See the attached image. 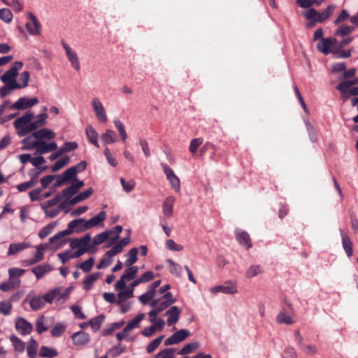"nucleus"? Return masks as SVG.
<instances>
[{
    "instance_id": "54",
    "label": "nucleus",
    "mask_w": 358,
    "mask_h": 358,
    "mask_svg": "<svg viewBox=\"0 0 358 358\" xmlns=\"http://www.w3.org/2000/svg\"><path fill=\"white\" fill-rule=\"evenodd\" d=\"M103 319V315H99L89 321V324L94 332L97 331L100 329Z\"/></svg>"
},
{
    "instance_id": "33",
    "label": "nucleus",
    "mask_w": 358,
    "mask_h": 358,
    "mask_svg": "<svg viewBox=\"0 0 358 358\" xmlns=\"http://www.w3.org/2000/svg\"><path fill=\"white\" fill-rule=\"evenodd\" d=\"M102 143L105 145L112 144L117 141V136L115 132L110 129H108L103 133L101 136Z\"/></svg>"
},
{
    "instance_id": "21",
    "label": "nucleus",
    "mask_w": 358,
    "mask_h": 358,
    "mask_svg": "<svg viewBox=\"0 0 358 358\" xmlns=\"http://www.w3.org/2000/svg\"><path fill=\"white\" fill-rule=\"evenodd\" d=\"M55 136L56 134L52 130L45 127L38 129L33 133V136H34L36 139H38V141H43V139L51 140L53 139Z\"/></svg>"
},
{
    "instance_id": "59",
    "label": "nucleus",
    "mask_w": 358,
    "mask_h": 358,
    "mask_svg": "<svg viewBox=\"0 0 358 358\" xmlns=\"http://www.w3.org/2000/svg\"><path fill=\"white\" fill-rule=\"evenodd\" d=\"M167 263L169 265V270L172 274L176 276H180L181 275L182 267L179 264L175 263L171 259H168Z\"/></svg>"
},
{
    "instance_id": "28",
    "label": "nucleus",
    "mask_w": 358,
    "mask_h": 358,
    "mask_svg": "<svg viewBox=\"0 0 358 358\" xmlns=\"http://www.w3.org/2000/svg\"><path fill=\"white\" fill-rule=\"evenodd\" d=\"M25 270L19 268H10L8 269V275L10 281L13 282L18 287L20 285V277L22 276L24 273Z\"/></svg>"
},
{
    "instance_id": "19",
    "label": "nucleus",
    "mask_w": 358,
    "mask_h": 358,
    "mask_svg": "<svg viewBox=\"0 0 358 358\" xmlns=\"http://www.w3.org/2000/svg\"><path fill=\"white\" fill-rule=\"evenodd\" d=\"M90 235L86 234L80 238L73 239L70 243V247L72 249L82 248L90 250Z\"/></svg>"
},
{
    "instance_id": "41",
    "label": "nucleus",
    "mask_w": 358,
    "mask_h": 358,
    "mask_svg": "<svg viewBox=\"0 0 358 358\" xmlns=\"http://www.w3.org/2000/svg\"><path fill=\"white\" fill-rule=\"evenodd\" d=\"M299 349L304 355L308 356H314L318 352V348L313 344L303 343Z\"/></svg>"
},
{
    "instance_id": "29",
    "label": "nucleus",
    "mask_w": 358,
    "mask_h": 358,
    "mask_svg": "<svg viewBox=\"0 0 358 358\" xmlns=\"http://www.w3.org/2000/svg\"><path fill=\"white\" fill-rule=\"evenodd\" d=\"M47 303L44 295H36L31 299L30 306L32 310H38L43 308Z\"/></svg>"
},
{
    "instance_id": "63",
    "label": "nucleus",
    "mask_w": 358,
    "mask_h": 358,
    "mask_svg": "<svg viewBox=\"0 0 358 358\" xmlns=\"http://www.w3.org/2000/svg\"><path fill=\"white\" fill-rule=\"evenodd\" d=\"M104 155L106 158L108 163L113 167H115L118 162L116 157L110 152L108 148H106L104 150Z\"/></svg>"
},
{
    "instance_id": "39",
    "label": "nucleus",
    "mask_w": 358,
    "mask_h": 358,
    "mask_svg": "<svg viewBox=\"0 0 358 358\" xmlns=\"http://www.w3.org/2000/svg\"><path fill=\"white\" fill-rule=\"evenodd\" d=\"M145 314L141 313L137 315L134 318L130 320L127 324L126 330L129 332L134 329H136L140 327L141 322L145 318Z\"/></svg>"
},
{
    "instance_id": "25",
    "label": "nucleus",
    "mask_w": 358,
    "mask_h": 358,
    "mask_svg": "<svg viewBox=\"0 0 358 358\" xmlns=\"http://www.w3.org/2000/svg\"><path fill=\"white\" fill-rule=\"evenodd\" d=\"M106 218V213L105 211H101L94 217H92L90 220H86L85 222V229H91L96 226L99 225L102 223Z\"/></svg>"
},
{
    "instance_id": "9",
    "label": "nucleus",
    "mask_w": 358,
    "mask_h": 358,
    "mask_svg": "<svg viewBox=\"0 0 358 358\" xmlns=\"http://www.w3.org/2000/svg\"><path fill=\"white\" fill-rule=\"evenodd\" d=\"M209 291L213 294H216L218 292L225 294H235L238 292V288L235 281L229 280L225 282L224 285L210 287Z\"/></svg>"
},
{
    "instance_id": "15",
    "label": "nucleus",
    "mask_w": 358,
    "mask_h": 358,
    "mask_svg": "<svg viewBox=\"0 0 358 358\" xmlns=\"http://www.w3.org/2000/svg\"><path fill=\"white\" fill-rule=\"evenodd\" d=\"M336 43V40L335 38H324L317 43V48L320 52L327 55L332 51Z\"/></svg>"
},
{
    "instance_id": "32",
    "label": "nucleus",
    "mask_w": 358,
    "mask_h": 358,
    "mask_svg": "<svg viewBox=\"0 0 358 358\" xmlns=\"http://www.w3.org/2000/svg\"><path fill=\"white\" fill-rule=\"evenodd\" d=\"M31 247V244L29 242H22L17 243H11L9 245L8 250V255H13L20 251H22L27 248Z\"/></svg>"
},
{
    "instance_id": "62",
    "label": "nucleus",
    "mask_w": 358,
    "mask_h": 358,
    "mask_svg": "<svg viewBox=\"0 0 358 358\" xmlns=\"http://www.w3.org/2000/svg\"><path fill=\"white\" fill-rule=\"evenodd\" d=\"M13 13L8 8L0 9V19L6 23H9L13 20Z\"/></svg>"
},
{
    "instance_id": "14",
    "label": "nucleus",
    "mask_w": 358,
    "mask_h": 358,
    "mask_svg": "<svg viewBox=\"0 0 358 358\" xmlns=\"http://www.w3.org/2000/svg\"><path fill=\"white\" fill-rule=\"evenodd\" d=\"M85 183L83 180H76L74 184L63 189L59 195L62 196V199L64 198L65 199L64 201H67L74 194L78 193V190L83 187Z\"/></svg>"
},
{
    "instance_id": "17",
    "label": "nucleus",
    "mask_w": 358,
    "mask_h": 358,
    "mask_svg": "<svg viewBox=\"0 0 358 358\" xmlns=\"http://www.w3.org/2000/svg\"><path fill=\"white\" fill-rule=\"evenodd\" d=\"M30 22L26 24V27L31 35L37 36L41 33V24L36 17L31 13H28Z\"/></svg>"
},
{
    "instance_id": "48",
    "label": "nucleus",
    "mask_w": 358,
    "mask_h": 358,
    "mask_svg": "<svg viewBox=\"0 0 358 358\" xmlns=\"http://www.w3.org/2000/svg\"><path fill=\"white\" fill-rule=\"evenodd\" d=\"M29 79H30L29 72L27 71H23L20 74L18 80H17V84H18L17 89L26 87L29 84Z\"/></svg>"
},
{
    "instance_id": "31",
    "label": "nucleus",
    "mask_w": 358,
    "mask_h": 358,
    "mask_svg": "<svg viewBox=\"0 0 358 358\" xmlns=\"http://www.w3.org/2000/svg\"><path fill=\"white\" fill-rule=\"evenodd\" d=\"M55 290H58V292L59 293V294H57V295H55V302L57 304H62L67 299L68 296L69 295V294L71 293V292L72 290V287H69L67 288H64V287H55Z\"/></svg>"
},
{
    "instance_id": "51",
    "label": "nucleus",
    "mask_w": 358,
    "mask_h": 358,
    "mask_svg": "<svg viewBox=\"0 0 358 358\" xmlns=\"http://www.w3.org/2000/svg\"><path fill=\"white\" fill-rule=\"evenodd\" d=\"M164 327H158L157 325L152 324L150 327L144 328L141 331V334L145 337H151L156 332L162 331Z\"/></svg>"
},
{
    "instance_id": "57",
    "label": "nucleus",
    "mask_w": 358,
    "mask_h": 358,
    "mask_svg": "<svg viewBox=\"0 0 358 358\" xmlns=\"http://www.w3.org/2000/svg\"><path fill=\"white\" fill-rule=\"evenodd\" d=\"M175 349L166 348L159 352L155 358H175Z\"/></svg>"
},
{
    "instance_id": "3",
    "label": "nucleus",
    "mask_w": 358,
    "mask_h": 358,
    "mask_svg": "<svg viewBox=\"0 0 358 358\" xmlns=\"http://www.w3.org/2000/svg\"><path fill=\"white\" fill-rule=\"evenodd\" d=\"M23 63L22 62H15L13 66L7 70L0 78V80L5 85H10L11 88L17 89V76L18 71L22 68Z\"/></svg>"
},
{
    "instance_id": "24",
    "label": "nucleus",
    "mask_w": 358,
    "mask_h": 358,
    "mask_svg": "<svg viewBox=\"0 0 358 358\" xmlns=\"http://www.w3.org/2000/svg\"><path fill=\"white\" fill-rule=\"evenodd\" d=\"M48 117V115L47 113H42L36 116L34 115L31 125V129H32V131L45 125L47 123Z\"/></svg>"
},
{
    "instance_id": "27",
    "label": "nucleus",
    "mask_w": 358,
    "mask_h": 358,
    "mask_svg": "<svg viewBox=\"0 0 358 358\" xmlns=\"http://www.w3.org/2000/svg\"><path fill=\"white\" fill-rule=\"evenodd\" d=\"M276 321L279 324H292L295 322L292 315L286 309H282L276 317Z\"/></svg>"
},
{
    "instance_id": "49",
    "label": "nucleus",
    "mask_w": 358,
    "mask_h": 358,
    "mask_svg": "<svg viewBox=\"0 0 358 358\" xmlns=\"http://www.w3.org/2000/svg\"><path fill=\"white\" fill-rule=\"evenodd\" d=\"M62 199V196L59 194H57L54 198L45 201L41 203V208L43 210H46V208H54V206H57L60 200Z\"/></svg>"
},
{
    "instance_id": "42",
    "label": "nucleus",
    "mask_w": 358,
    "mask_h": 358,
    "mask_svg": "<svg viewBox=\"0 0 358 358\" xmlns=\"http://www.w3.org/2000/svg\"><path fill=\"white\" fill-rule=\"evenodd\" d=\"M358 83V79L355 78L351 80L345 81L343 83H339L336 88L338 90H339L343 94H348V89L354 85Z\"/></svg>"
},
{
    "instance_id": "26",
    "label": "nucleus",
    "mask_w": 358,
    "mask_h": 358,
    "mask_svg": "<svg viewBox=\"0 0 358 358\" xmlns=\"http://www.w3.org/2000/svg\"><path fill=\"white\" fill-rule=\"evenodd\" d=\"M236 239L239 244L246 249H249L252 247V243L249 234L243 231L237 229L236 231Z\"/></svg>"
},
{
    "instance_id": "23",
    "label": "nucleus",
    "mask_w": 358,
    "mask_h": 358,
    "mask_svg": "<svg viewBox=\"0 0 358 358\" xmlns=\"http://www.w3.org/2000/svg\"><path fill=\"white\" fill-rule=\"evenodd\" d=\"M52 270L53 268L50 264H43L32 268L31 272L34 274L36 278L39 280Z\"/></svg>"
},
{
    "instance_id": "50",
    "label": "nucleus",
    "mask_w": 358,
    "mask_h": 358,
    "mask_svg": "<svg viewBox=\"0 0 358 358\" xmlns=\"http://www.w3.org/2000/svg\"><path fill=\"white\" fill-rule=\"evenodd\" d=\"M64 203L62 202L57 207L46 208V210H43L45 217L49 218H53L56 217L59 213L64 208Z\"/></svg>"
},
{
    "instance_id": "45",
    "label": "nucleus",
    "mask_w": 358,
    "mask_h": 358,
    "mask_svg": "<svg viewBox=\"0 0 358 358\" xmlns=\"http://www.w3.org/2000/svg\"><path fill=\"white\" fill-rule=\"evenodd\" d=\"M15 351L22 352L25 349V343L15 335H12L10 338Z\"/></svg>"
},
{
    "instance_id": "35",
    "label": "nucleus",
    "mask_w": 358,
    "mask_h": 358,
    "mask_svg": "<svg viewBox=\"0 0 358 358\" xmlns=\"http://www.w3.org/2000/svg\"><path fill=\"white\" fill-rule=\"evenodd\" d=\"M334 8H335V6L329 5L326 8V9L323 12H322V13L317 12V15H316V19H315V22H322L325 21L327 19H328L331 15Z\"/></svg>"
},
{
    "instance_id": "36",
    "label": "nucleus",
    "mask_w": 358,
    "mask_h": 358,
    "mask_svg": "<svg viewBox=\"0 0 358 358\" xmlns=\"http://www.w3.org/2000/svg\"><path fill=\"white\" fill-rule=\"evenodd\" d=\"M343 248L348 257L352 255V244L348 235L341 231Z\"/></svg>"
},
{
    "instance_id": "30",
    "label": "nucleus",
    "mask_w": 358,
    "mask_h": 358,
    "mask_svg": "<svg viewBox=\"0 0 358 358\" xmlns=\"http://www.w3.org/2000/svg\"><path fill=\"white\" fill-rule=\"evenodd\" d=\"M85 134L88 141L96 148H99V143L98 141V133L92 126L88 125L86 127Z\"/></svg>"
},
{
    "instance_id": "61",
    "label": "nucleus",
    "mask_w": 358,
    "mask_h": 358,
    "mask_svg": "<svg viewBox=\"0 0 358 358\" xmlns=\"http://www.w3.org/2000/svg\"><path fill=\"white\" fill-rule=\"evenodd\" d=\"M94 262H95L94 258L90 257L88 259H87L86 261L81 263L80 264H78L77 266V267L82 269L84 272L87 273V272H89L92 269V268L94 264Z\"/></svg>"
},
{
    "instance_id": "43",
    "label": "nucleus",
    "mask_w": 358,
    "mask_h": 358,
    "mask_svg": "<svg viewBox=\"0 0 358 358\" xmlns=\"http://www.w3.org/2000/svg\"><path fill=\"white\" fill-rule=\"evenodd\" d=\"M199 348V343L197 341L189 343L184 345L178 352V355H184L193 352Z\"/></svg>"
},
{
    "instance_id": "37",
    "label": "nucleus",
    "mask_w": 358,
    "mask_h": 358,
    "mask_svg": "<svg viewBox=\"0 0 358 358\" xmlns=\"http://www.w3.org/2000/svg\"><path fill=\"white\" fill-rule=\"evenodd\" d=\"M101 273L97 272L90 274L83 280V288L85 290H89L92 288L93 284L98 280Z\"/></svg>"
},
{
    "instance_id": "7",
    "label": "nucleus",
    "mask_w": 358,
    "mask_h": 358,
    "mask_svg": "<svg viewBox=\"0 0 358 358\" xmlns=\"http://www.w3.org/2000/svg\"><path fill=\"white\" fill-rule=\"evenodd\" d=\"M162 169L166 175V179L169 180L171 188L176 192H180V180L175 174L173 169L166 164H161Z\"/></svg>"
},
{
    "instance_id": "60",
    "label": "nucleus",
    "mask_w": 358,
    "mask_h": 358,
    "mask_svg": "<svg viewBox=\"0 0 358 358\" xmlns=\"http://www.w3.org/2000/svg\"><path fill=\"white\" fill-rule=\"evenodd\" d=\"M47 245L45 244H40L36 246V252L35 253L34 259L39 262L43 259L44 257V250L47 248Z\"/></svg>"
},
{
    "instance_id": "56",
    "label": "nucleus",
    "mask_w": 358,
    "mask_h": 358,
    "mask_svg": "<svg viewBox=\"0 0 358 358\" xmlns=\"http://www.w3.org/2000/svg\"><path fill=\"white\" fill-rule=\"evenodd\" d=\"M261 271V266L259 265H251L246 270L245 276L248 278H252L259 275Z\"/></svg>"
},
{
    "instance_id": "38",
    "label": "nucleus",
    "mask_w": 358,
    "mask_h": 358,
    "mask_svg": "<svg viewBox=\"0 0 358 358\" xmlns=\"http://www.w3.org/2000/svg\"><path fill=\"white\" fill-rule=\"evenodd\" d=\"M117 295V303H122L123 302H127V301L129 299H131L134 296V292L131 289H120L119 290Z\"/></svg>"
},
{
    "instance_id": "8",
    "label": "nucleus",
    "mask_w": 358,
    "mask_h": 358,
    "mask_svg": "<svg viewBox=\"0 0 358 358\" xmlns=\"http://www.w3.org/2000/svg\"><path fill=\"white\" fill-rule=\"evenodd\" d=\"M138 271V268L136 266H129V268L125 270L120 279L116 282L115 289L120 290L124 289L127 282L134 279L136 276Z\"/></svg>"
},
{
    "instance_id": "64",
    "label": "nucleus",
    "mask_w": 358,
    "mask_h": 358,
    "mask_svg": "<svg viewBox=\"0 0 358 358\" xmlns=\"http://www.w3.org/2000/svg\"><path fill=\"white\" fill-rule=\"evenodd\" d=\"M166 249H168L169 250L176 251V252H180L183 250V246L182 245L176 243L172 239L166 240Z\"/></svg>"
},
{
    "instance_id": "46",
    "label": "nucleus",
    "mask_w": 358,
    "mask_h": 358,
    "mask_svg": "<svg viewBox=\"0 0 358 358\" xmlns=\"http://www.w3.org/2000/svg\"><path fill=\"white\" fill-rule=\"evenodd\" d=\"M38 349V343L35 339L31 338L27 348V355L29 358H36Z\"/></svg>"
},
{
    "instance_id": "1",
    "label": "nucleus",
    "mask_w": 358,
    "mask_h": 358,
    "mask_svg": "<svg viewBox=\"0 0 358 358\" xmlns=\"http://www.w3.org/2000/svg\"><path fill=\"white\" fill-rule=\"evenodd\" d=\"M177 299L172 294L167 293L164 296L151 301L150 306L152 309L148 313L150 322L157 325L158 327H164L165 322L157 315L164 310L176 303Z\"/></svg>"
},
{
    "instance_id": "6",
    "label": "nucleus",
    "mask_w": 358,
    "mask_h": 358,
    "mask_svg": "<svg viewBox=\"0 0 358 358\" xmlns=\"http://www.w3.org/2000/svg\"><path fill=\"white\" fill-rule=\"evenodd\" d=\"M92 108L95 114L96 120L101 123L108 122L106 110L101 101L97 98H93L91 101Z\"/></svg>"
},
{
    "instance_id": "40",
    "label": "nucleus",
    "mask_w": 358,
    "mask_h": 358,
    "mask_svg": "<svg viewBox=\"0 0 358 358\" xmlns=\"http://www.w3.org/2000/svg\"><path fill=\"white\" fill-rule=\"evenodd\" d=\"M38 141V139H36L34 136H33V134L24 138L22 141L23 144L22 150H29L34 148L36 149Z\"/></svg>"
},
{
    "instance_id": "58",
    "label": "nucleus",
    "mask_w": 358,
    "mask_h": 358,
    "mask_svg": "<svg viewBox=\"0 0 358 358\" xmlns=\"http://www.w3.org/2000/svg\"><path fill=\"white\" fill-rule=\"evenodd\" d=\"M13 306L9 301H2L0 302V313L3 315H9L11 313Z\"/></svg>"
},
{
    "instance_id": "5",
    "label": "nucleus",
    "mask_w": 358,
    "mask_h": 358,
    "mask_svg": "<svg viewBox=\"0 0 358 358\" xmlns=\"http://www.w3.org/2000/svg\"><path fill=\"white\" fill-rule=\"evenodd\" d=\"M62 45L65 50L66 57H67L71 68L76 71H79L81 68V64L76 50L64 41H62Z\"/></svg>"
},
{
    "instance_id": "11",
    "label": "nucleus",
    "mask_w": 358,
    "mask_h": 358,
    "mask_svg": "<svg viewBox=\"0 0 358 358\" xmlns=\"http://www.w3.org/2000/svg\"><path fill=\"white\" fill-rule=\"evenodd\" d=\"M160 280L151 283L148 286V290L138 297L139 301L142 304L145 305L148 302L155 299V297L157 294V288L160 285Z\"/></svg>"
},
{
    "instance_id": "52",
    "label": "nucleus",
    "mask_w": 358,
    "mask_h": 358,
    "mask_svg": "<svg viewBox=\"0 0 358 358\" xmlns=\"http://www.w3.org/2000/svg\"><path fill=\"white\" fill-rule=\"evenodd\" d=\"M113 123L121 136L122 141L125 142L127 139V134L123 123L118 119L114 120Z\"/></svg>"
},
{
    "instance_id": "34",
    "label": "nucleus",
    "mask_w": 358,
    "mask_h": 358,
    "mask_svg": "<svg viewBox=\"0 0 358 358\" xmlns=\"http://www.w3.org/2000/svg\"><path fill=\"white\" fill-rule=\"evenodd\" d=\"M138 252V249L136 248H133L127 254H125V257H127V259L124 262L125 266H131L134 264H135L137 262Z\"/></svg>"
},
{
    "instance_id": "4",
    "label": "nucleus",
    "mask_w": 358,
    "mask_h": 358,
    "mask_svg": "<svg viewBox=\"0 0 358 358\" xmlns=\"http://www.w3.org/2000/svg\"><path fill=\"white\" fill-rule=\"evenodd\" d=\"M86 220L83 218L76 219L71 221L68 224L66 230L60 231L50 238V243H54L56 241L64 238L65 236L71 233L73 230L82 231L85 230Z\"/></svg>"
},
{
    "instance_id": "53",
    "label": "nucleus",
    "mask_w": 358,
    "mask_h": 358,
    "mask_svg": "<svg viewBox=\"0 0 358 358\" xmlns=\"http://www.w3.org/2000/svg\"><path fill=\"white\" fill-rule=\"evenodd\" d=\"M280 357L281 358H298V355L294 347L288 345L282 350Z\"/></svg>"
},
{
    "instance_id": "44",
    "label": "nucleus",
    "mask_w": 358,
    "mask_h": 358,
    "mask_svg": "<svg viewBox=\"0 0 358 358\" xmlns=\"http://www.w3.org/2000/svg\"><path fill=\"white\" fill-rule=\"evenodd\" d=\"M164 337V335H162L150 341L146 346V352L148 354L152 353L160 345Z\"/></svg>"
},
{
    "instance_id": "55",
    "label": "nucleus",
    "mask_w": 358,
    "mask_h": 358,
    "mask_svg": "<svg viewBox=\"0 0 358 358\" xmlns=\"http://www.w3.org/2000/svg\"><path fill=\"white\" fill-rule=\"evenodd\" d=\"M39 355L41 357L53 358L57 355V352L53 348L43 346L41 348Z\"/></svg>"
},
{
    "instance_id": "22",
    "label": "nucleus",
    "mask_w": 358,
    "mask_h": 358,
    "mask_svg": "<svg viewBox=\"0 0 358 358\" xmlns=\"http://www.w3.org/2000/svg\"><path fill=\"white\" fill-rule=\"evenodd\" d=\"M57 148V145L54 141L48 143L45 141H38L36 150L40 154H45L55 150Z\"/></svg>"
},
{
    "instance_id": "10",
    "label": "nucleus",
    "mask_w": 358,
    "mask_h": 358,
    "mask_svg": "<svg viewBox=\"0 0 358 358\" xmlns=\"http://www.w3.org/2000/svg\"><path fill=\"white\" fill-rule=\"evenodd\" d=\"M190 334L191 333L188 329H180L165 340L164 345L169 346L176 345L186 340L190 336Z\"/></svg>"
},
{
    "instance_id": "2",
    "label": "nucleus",
    "mask_w": 358,
    "mask_h": 358,
    "mask_svg": "<svg viewBox=\"0 0 358 358\" xmlns=\"http://www.w3.org/2000/svg\"><path fill=\"white\" fill-rule=\"evenodd\" d=\"M33 118L34 113L29 110L14 121L13 126L17 130V134L18 136H24L32 132V129H31V125Z\"/></svg>"
},
{
    "instance_id": "16",
    "label": "nucleus",
    "mask_w": 358,
    "mask_h": 358,
    "mask_svg": "<svg viewBox=\"0 0 358 358\" xmlns=\"http://www.w3.org/2000/svg\"><path fill=\"white\" fill-rule=\"evenodd\" d=\"M15 327L16 330L22 335L25 336L31 334L33 329L32 324L23 317H17Z\"/></svg>"
},
{
    "instance_id": "12",
    "label": "nucleus",
    "mask_w": 358,
    "mask_h": 358,
    "mask_svg": "<svg viewBox=\"0 0 358 358\" xmlns=\"http://www.w3.org/2000/svg\"><path fill=\"white\" fill-rule=\"evenodd\" d=\"M38 103L36 97L29 99L27 97H21L13 104L9 106L11 110H25L31 108Z\"/></svg>"
},
{
    "instance_id": "18",
    "label": "nucleus",
    "mask_w": 358,
    "mask_h": 358,
    "mask_svg": "<svg viewBox=\"0 0 358 358\" xmlns=\"http://www.w3.org/2000/svg\"><path fill=\"white\" fill-rule=\"evenodd\" d=\"M71 338L73 345L77 347H83L90 341V335L83 331L74 333Z\"/></svg>"
},
{
    "instance_id": "47",
    "label": "nucleus",
    "mask_w": 358,
    "mask_h": 358,
    "mask_svg": "<svg viewBox=\"0 0 358 358\" xmlns=\"http://www.w3.org/2000/svg\"><path fill=\"white\" fill-rule=\"evenodd\" d=\"M111 234H112V231L107 230V231H105L102 233H100V234L96 235L93 239L94 245H98L101 244L102 243H103L104 241H106L108 239L110 240V238H111L110 237Z\"/></svg>"
},
{
    "instance_id": "13",
    "label": "nucleus",
    "mask_w": 358,
    "mask_h": 358,
    "mask_svg": "<svg viewBox=\"0 0 358 358\" xmlns=\"http://www.w3.org/2000/svg\"><path fill=\"white\" fill-rule=\"evenodd\" d=\"M182 313L181 308L176 306H172L165 313V315L167 317L166 324L169 327H171L176 324L179 320Z\"/></svg>"
},
{
    "instance_id": "20",
    "label": "nucleus",
    "mask_w": 358,
    "mask_h": 358,
    "mask_svg": "<svg viewBox=\"0 0 358 358\" xmlns=\"http://www.w3.org/2000/svg\"><path fill=\"white\" fill-rule=\"evenodd\" d=\"M175 201L176 199L173 196H169L164 199L162 203V212L164 217L169 218L172 216Z\"/></svg>"
}]
</instances>
